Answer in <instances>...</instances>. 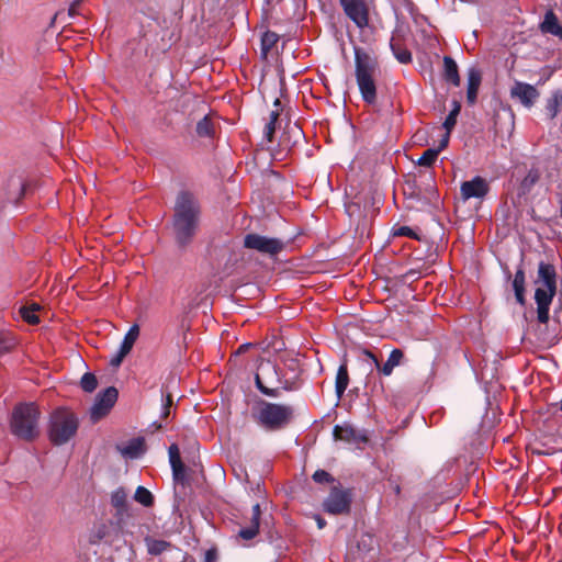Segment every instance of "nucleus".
<instances>
[{"label": "nucleus", "mask_w": 562, "mask_h": 562, "mask_svg": "<svg viewBox=\"0 0 562 562\" xmlns=\"http://www.w3.org/2000/svg\"><path fill=\"white\" fill-rule=\"evenodd\" d=\"M215 558H216V553H215V551H213V550H209V551L206 552V555H205V560H206V562H213V560H215Z\"/></svg>", "instance_id": "6e6d98bb"}, {"label": "nucleus", "mask_w": 562, "mask_h": 562, "mask_svg": "<svg viewBox=\"0 0 562 562\" xmlns=\"http://www.w3.org/2000/svg\"><path fill=\"white\" fill-rule=\"evenodd\" d=\"M295 128H296V131H297L299 133H301V132H302V131H301V128H300L299 126H295Z\"/></svg>", "instance_id": "338daca9"}, {"label": "nucleus", "mask_w": 562, "mask_h": 562, "mask_svg": "<svg viewBox=\"0 0 562 562\" xmlns=\"http://www.w3.org/2000/svg\"><path fill=\"white\" fill-rule=\"evenodd\" d=\"M461 111V103L458 100L452 101V109L449 112L448 116L446 117L442 126L448 133H451V131L454 128L457 124V117Z\"/></svg>", "instance_id": "f704fd0d"}, {"label": "nucleus", "mask_w": 562, "mask_h": 562, "mask_svg": "<svg viewBox=\"0 0 562 562\" xmlns=\"http://www.w3.org/2000/svg\"><path fill=\"white\" fill-rule=\"evenodd\" d=\"M79 428L78 416L67 407L55 408L48 417L47 437L54 446L69 442Z\"/></svg>", "instance_id": "39448f33"}, {"label": "nucleus", "mask_w": 562, "mask_h": 562, "mask_svg": "<svg viewBox=\"0 0 562 562\" xmlns=\"http://www.w3.org/2000/svg\"><path fill=\"white\" fill-rule=\"evenodd\" d=\"M171 470H172V477L176 483H180V484L184 485L188 482L187 475H186V465L183 464V462L172 464Z\"/></svg>", "instance_id": "a19ab883"}, {"label": "nucleus", "mask_w": 562, "mask_h": 562, "mask_svg": "<svg viewBox=\"0 0 562 562\" xmlns=\"http://www.w3.org/2000/svg\"><path fill=\"white\" fill-rule=\"evenodd\" d=\"M379 63L375 57L362 48H355V77L362 100L367 104H375L378 88L375 78L379 74Z\"/></svg>", "instance_id": "7ed1b4c3"}, {"label": "nucleus", "mask_w": 562, "mask_h": 562, "mask_svg": "<svg viewBox=\"0 0 562 562\" xmlns=\"http://www.w3.org/2000/svg\"><path fill=\"white\" fill-rule=\"evenodd\" d=\"M390 351L395 352V351H401V350L397 348H392Z\"/></svg>", "instance_id": "e2e57ef3"}, {"label": "nucleus", "mask_w": 562, "mask_h": 562, "mask_svg": "<svg viewBox=\"0 0 562 562\" xmlns=\"http://www.w3.org/2000/svg\"><path fill=\"white\" fill-rule=\"evenodd\" d=\"M279 35L272 31H266L261 36V52L266 56L278 43Z\"/></svg>", "instance_id": "e433bc0d"}, {"label": "nucleus", "mask_w": 562, "mask_h": 562, "mask_svg": "<svg viewBox=\"0 0 562 562\" xmlns=\"http://www.w3.org/2000/svg\"><path fill=\"white\" fill-rule=\"evenodd\" d=\"M160 562H192L189 561L187 552L180 548L171 544L169 550L165 553Z\"/></svg>", "instance_id": "2f4dec72"}, {"label": "nucleus", "mask_w": 562, "mask_h": 562, "mask_svg": "<svg viewBox=\"0 0 562 562\" xmlns=\"http://www.w3.org/2000/svg\"><path fill=\"white\" fill-rule=\"evenodd\" d=\"M336 440L352 442L358 440L356 430L349 425H336L333 430Z\"/></svg>", "instance_id": "c85d7f7f"}, {"label": "nucleus", "mask_w": 562, "mask_h": 562, "mask_svg": "<svg viewBox=\"0 0 562 562\" xmlns=\"http://www.w3.org/2000/svg\"><path fill=\"white\" fill-rule=\"evenodd\" d=\"M312 479L318 484H329L336 481L329 472L321 469L314 472Z\"/></svg>", "instance_id": "37998d69"}, {"label": "nucleus", "mask_w": 562, "mask_h": 562, "mask_svg": "<svg viewBox=\"0 0 562 562\" xmlns=\"http://www.w3.org/2000/svg\"><path fill=\"white\" fill-rule=\"evenodd\" d=\"M390 47L394 55V57L401 64H409L412 63V53L407 49V47L403 44V41L398 33H394L390 41Z\"/></svg>", "instance_id": "6ab92c4d"}, {"label": "nucleus", "mask_w": 562, "mask_h": 562, "mask_svg": "<svg viewBox=\"0 0 562 562\" xmlns=\"http://www.w3.org/2000/svg\"><path fill=\"white\" fill-rule=\"evenodd\" d=\"M449 139H450V133H448V131H446V134L443 135V137L440 139L439 142V145L437 148H435V150H439V153L441 150H443L448 144H449Z\"/></svg>", "instance_id": "603ef678"}, {"label": "nucleus", "mask_w": 562, "mask_h": 562, "mask_svg": "<svg viewBox=\"0 0 562 562\" xmlns=\"http://www.w3.org/2000/svg\"><path fill=\"white\" fill-rule=\"evenodd\" d=\"M375 364V368L383 374L390 375L394 367L398 366L404 353H390L389 359L383 363V353H366Z\"/></svg>", "instance_id": "f3484780"}, {"label": "nucleus", "mask_w": 562, "mask_h": 562, "mask_svg": "<svg viewBox=\"0 0 562 562\" xmlns=\"http://www.w3.org/2000/svg\"><path fill=\"white\" fill-rule=\"evenodd\" d=\"M190 323L186 316H181L177 322L169 324L162 335L167 348L172 350H184L190 347L189 331Z\"/></svg>", "instance_id": "1a4fd4ad"}, {"label": "nucleus", "mask_w": 562, "mask_h": 562, "mask_svg": "<svg viewBox=\"0 0 562 562\" xmlns=\"http://www.w3.org/2000/svg\"><path fill=\"white\" fill-rule=\"evenodd\" d=\"M16 346L18 339L12 333L0 330V351H12Z\"/></svg>", "instance_id": "c9c22d12"}, {"label": "nucleus", "mask_w": 562, "mask_h": 562, "mask_svg": "<svg viewBox=\"0 0 562 562\" xmlns=\"http://www.w3.org/2000/svg\"><path fill=\"white\" fill-rule=\"evenodd\" d=\"M467 103L474 105L477 100L479 89L482 82V72L475 67L468 69Z\"/></svg>", "instance_id": "a211bd4d"}, {"label": "nucleus", "mask_w": 562, "mask_h": 562, "mask_svg": "<svg viewBox=\"0 0 562 562\" xmlns=\"http://www.w3.org/2000/svg\"><path fill=\"white\" fill-rule=\"evenodd\" d=\"M292 416L293 408L290 405L262 402L257 420L268 430H278L288 425Z\"/></svg>", "instance_id": "423d86ee"}, {"label": "nucleus", "mask_w": 562, "mask_h": 562, "mask_svg": "<svg viewBox=\"0 0 562 562\" xmlns=\"http://www.w3.org/2000/svg\"><path fill=\"white\" fill-rule=\"evenodd\" d=\"M316 522H317V527H318L319 529L324 528V527H325V525H326L325 519H324V518H322V517H319V516H317V517H316Z\"/></svg>", "instance_id": "bf43d9fd"}, {"label": "nucleus", "mask_w": 562, "mask_h": 562, "mask_svg": "<svg viewBox=\"0 0 562 562\" xmlns=\"http://www.w3.org/2000/svg\"><path fill=\"white\" fill-rule=\"evenodd\" d=\"M540 30L544 34H551L559 38H562V26L555 13L552 10L547 11L544 19L540 24Z\"/></svg>", "instance_id": "5701e85b"}, {"label": "nucleus", "mask_w": 562, "mask_h": 562, "mask_svg": "<svg viewBox=\"0 0 562 562\" xmlns=\"http://www.w3.org/2000/svg\"><path fill=\"white\" fill-rule=\"evenodd\" d=\"M276 133V124L267 123L263 128V135L266 139L271 143Z\"/></svg>", "instance_id": "de8ad7c7"}, {"label": "nucleus", "mask_w": 562, "mask_h": 562, "mask_svg": "<svg viewBox=\"0 0 562 562\" xmlns=\"http://www.w3.org/2000/svg\"><path fill=\"white\" fill-rule=\"evenodd\" d=\"M251 515L261 516V508L258 503L252 506Z\"/></svg>", "instance_id": "4d7b16f0"}, {"label": "nucleus", "mask_w": 562, "mask_h": 562, "mask_svg": "<svg viewBox=\"0 0 562 562\" xmlns=\"http://www.w3.org/2000/svg\"><path fill=\"white\" fill-rule=\"evenodd\" d=\"M541 172L538 168H531L526 177L521 180L519 191L521 194H527L531 191L535 184L540 180Z\"/></svg>", "instance_id": "cd10ccee"}, {"label": "nucleus", "mask_w": 562, "mask_h": 562, "mask_svg": "<svg viewBox=\"0 0 562 562\" xmlns=\"http://www.w3.org/2000/svg\"><path fill=\"white\" fill-rule=\"evenodd\" d=\"M170 414V408L169 407H166L164 406V409H162V417L164 418H167Z\"/></svg>", "instance_id": "052dcab7"}, {"label": "nucleus", "mask_w": 562, "mask_h": 562, "mask_svg": "<svg viewBox=\"0 0 562 562\" xmlns=\"http://www.w3.org/2000/svg\"><path fill=\"white\" fill-rule=\"evenodd\" d=\"M557 269L552 263L539 262L533 283L536 285L537 319L541 324H547L549 321L550 305L557 294Z\"/></svg>", "instance_id": "f03ea898"}, {"label": "nucleus", "mask_w": 562, "mask_h": 562, "mask_svg": "<svg viewBox=\"0 0 562 562\" xmlns=\"http://www.w3.org/2000/svg\"><path fill=\"white\" fill-rule=\"evenodd\" d=\"M490 191L486 179L476 176L469 181H463L460 187V194L464 201L470 199H483Z\"/></svg>", "instance_id": "4468645a"}, {"label": "nucleus", "mask_w": 562, "mask_h": 562, "mask_svg": "<svg viewBox=\"0 0 562 562\" xmlns=\"http://www.w3.org/2000/svg\"><path fill=\"white\" fill-rule=\"evenodd\" d=\"M111 504L116 509V518L123 520L125 516H128L127 494L123 487H119L112 493Z\"/></svg>", "instance_id": "aec40b11"}, {"label": "nucleus", "mask_w": 562, "mask_h": 562, "mask_svg": "<svg viewBox=\"0 0 562 562\" xmlns=\"http://www.w3.org/2000/svg\"><path fill=\"white\" fill-rule=\"evenodd\" d=\"M395 493H396L397 495L401 493V487H400V485H396V486H395Z\"/></svg>", "instance_id": "680f3d73"}, {"label": "nucleus", "mask_w": 562, "mask_h": 562, "mask_svg": "<svg viewBox=\"0 0 562 562\" xmlns=\"http://www.w3.org/2000/svg\"><path fill=\"white\" fill-rule=\"evenodd\" d=\"M349 384V374H348V360L346 353L342 357L341 363L338 367L336 381H335V392L338 398H340L345 391L347 390Z\"/></svg>", "instance_id": "4be33fe9"}, {"label": "nucleus", "mask_w": 562, "mask_h": 562, "mask_svg": "<svg viewBox=\"0 0 562 562\" xmlns=\"http://www.w3.org/2000/svg\"><path fill=\"white\" fill-rule=\"evenodd\" d=\"M201 204L189 190L178 192L171 218V232L177 247L187 249L194 240L201 222Z\"/></svg>", "instance_id": "f257e3e1"}, {"label": "nucleus", "mask_w": 562, "mask_h": 562, "mask_svg": "<svg viewBox=\"0 0 562 562\" xmlns=\"http://www.w3.org/2000/svg\"><path fill=\"white\" fill-rule=\"evenodd\" d=\"M406 543H407V533L405 531H402L401 532V541H396L392 546L395 551H402L405 549Z\"/></svg>", "instance_id": "09e8293b"}, {"label": "nucleus", "mask_w": 562, "mask_h": 562, "mask_svg": "<svg viewBox=\"0 0 562 562\" xmlns=\"http://www.w3.org/2000/svg\"><path fill=\"white\" fill-rule=\"evenodd\" d=\"M145 451V440L143 437H137L127 442L125 447L121 449V453L130 459H136Z\"/></svg>", "instance_id": "393cba45"}, {"label": "nucleus", "mask_w": 562, "mask_h": 562, "mask_svg": "<svg viewBox=\"0 0 562 562\" xmlns=\"http://www.w3.org/2000/svg\"><path fill=\"white\" fill-rule=\"evenodd\" d=\"M510 97L530 109L539 98V91L529 83L516 81L510 89Z\"/></svg>", "instance_id": "dca6fc26"}, {"label": "nucleus", "mask_w": 562, "mask_h": 562, "mask_svg": "<svg viewBox=\"0 0 562 562\" xmlns=\"http://www.w3.org/2000/svg\"><path fill=\"white\" fill-rule=\"evenodd\" d=\"M443 79L454 87L460 86L459 69L456 60L450 56L443 57Z\"/></svg>", "instance_id": "b1692460"}, {"label": "nucleus", "mask_w": 562, "mask_h": 562, "mask_svg": "<svg viewBox=\"0 0 562 562\" xmlns=\"http://www.w3.org/2000/svg\"><path fill=\"white\" fill-rule=\"evenodd\" d=\"M279 104H280L279 99H276V101H274V105H279Z\"/></svg>", "instance_id": "69168bd1"}, {"label": "nucleus", "mask_w": 562, "mask_h": 562, "mask_svg": "<svg viewBox=\"0 0 562 562\" xmlns=\"http://www.w3.org/2000/svg\"><path fill=\"white\" fill-rule=\"evenodd\" d=\"M352 490L344 488L340 483L334 485L322 506L329 515H348L351 510Z\"/></svg>", "instance_id": "6e6552de"}, {"label": "nucleus", "mask_w": 562, "mask_h": 562, "mask_svg": "<svg viewBox=\"0 0 562 562\" xmlns=\"http://www.w3.org/2000/svg\"><path fill=\"white\" fill-rule=\"evenodd\" d=\"M9 189L16 191V194L11 196V200L18 203L25 194L27 184L21 177H11L8 182Z\"/></svg>", "instance_id": "c756f323"}, {"label": "nucleus", "mask_w": 562, "mask_h": 562, "mask_svg": "<svg viewBox=\"0 0 562 562\" xmlns=\"http://www.w3.org/2000/svg\"><path fill=\"white\" fill-rule=\"evenodd\" d=\"M339 3L346 16L351 20L357 27L362 30L369 25V5L366 0H339Z\"/></svg>", "instance_id": "9b49d317"}, {"label": "nucleus", "mask_w": 562, "mask_h": 562, "mask_svg": "<svg viewBox=\"0 0 562 562\" xmlns=\"http://www.w3.org/2000/svg\"><path fill=\"white\" fill-rule=\"evenodd\" d=\"M467 359H468V361H469L470 363H473V362H474V359H472V358H468V357H467Z\"/></svg>", "instance_id": "0e129e2a"}, {"label": "nucleus", "mask_w": 562, "mask_h": 562, "mask_svg": "<svg viewBox=\"0 0 562 562\" xmlns=\"http://www.w3.org/2000/svg\"><path fill=\"white\" fill-rule=\"evenodd\" d=\"M139 335V327L138 325H133L126 335L124 336V339L119 348V351H131L137 337Z\"/></svg>", "instance_id": "72a5a7b5"}, {"label": "nucleus", "mask_w": 562, "mask_h": 562, "mask_svg": "<svg viewBox=\"0 0 562 562\" xmlns=\"http://www.w3.org/2000/svg\"><path fill=\"white\" fill-rule=\"evenodd\" d=\"M117 396L119 392L114 386H109L103 392L99 393L90 408V419L97 423L105 417L117 401Z\"/></svg>", "instance_id": "f8f14e48"}, {"label": "nucleus", "mask_w": 562, "mask_h": 562, "mask_svg": "<svg viewBox=\"0 0 562 562\" xmlns=\"http://www.w3.org/2000/svg\"><path fill=\"white\" fill-rule=\"evenodd\" d=\"M244 247L269 257H274L285 248V241L280 238L250 233L244 237Z\"/></svg>", "instance_id": "9d476101"}, {"label": "nucleus", "mask_w": 562, "mask_h": 562, "mask_svg": "<svg viewBox=\"0 0 562 562\" xmlns=\"http://www.w3.org/2000/svg\"><path fill=\"white\" fill-rule=\"evenodd\" d=\"M168 452H169L170 465L182 462L181 457H180L179 448H178V446L176 443H172L169 447V451Z\"/></svg>", "instance_id": "49530a36"}, {"label": "nucleus", "mask_w": 562, "mask_h": 562, "mask_svg": "<svg viewBox=\"0 0 562 562\" xmlns=\"http://www.w3.org/2000/svg\"><path fill=\"white\" fill-rule=\"evenodd\" d=\"M134 499L145 507H150L154 505V495L144 486H138L136 488Z\"/></svg>", "instance_id": "4c0bfd02"}, {"label": "nucleus", "mask_w": 562, "mask_h": 562, "mask_svg": "<svg viewBox=\"0 0 562 562\" xmlns=\"http://www.w3.org/2000/svg\"><path fill=\"white\" fill-rule=\"evenodd\" d=\"M127 353H116L110 361V366L114 369L119 368Z\"/></svg>", "instance_id": "3c124183"}, {"label": "nucleus", "mask_w": 562, "mask_h": 562, "mask_svg": "<svg viewBox=\"0 0 562 562\" xmlns=\"http://www.w3.org/2000/svg\"><path fill=\"white\" fill-rule=\"evenodd\" d=\"M173 404V398L170 393L167 394L164 406L169 407Z\"/></svg>", "instance_id": "13d9d810"}, {"label": "nucleus", "mask_w": 562, "mask_h": 562, "mask_svg": "<svg viewBox=\"0 0 562 562\" xmlns=\"http://www.w3.org/2000/svg\"><path fill=\"white\" fill-rule=\"evenodd\" d=\"M195 132L199 137H213L215 130L209 115H205L196 123Z\"/></svg>", "instance_id": "473e14b6"}, {"label": "nucleus", "mask_w": 562, "mask_h": 562, "mask_svg": "<svg viewBox=\"0 0 562 562\" xmlns=\"http://www.w3.org/2000/svg\"><path fill=\"white\" fill-rule=\"evenodd\" d=\"M375 549V537L371 533H363L357 541L356 550L351 549L347 553V559L351 562H363L367 558L373 559Z\"/></svg>", "instance_id": "ddd939ff"}, {"label": "nucleus", "mask_w": 562, "mask_h": 562, "mask_svg": "<svg viewBox=\"0 0 562 562\" xmlns=\"http://www.w3.org/2000/svg\"><path fill=\"white\" fill-rule=\"evenodd\" d=\"M255 381H256V386L257 389L265 395L267 396H271V397H277L279 395V390L278 389H271V387H267L263 383H262V380L260 378V374L257 373L256 376H255Z\"/></svg>", "instance_id": "c03bdc74"}, {"label": "nucleus", "mask_w": 562, "mask_h": 562, "mask_svg": "<svg viewBox=\"0 0 562 562\" xmlns=\"http://www.w3.org/2000/svg\"><path fill=\"white\" fill-rule=\"evenodd\" d=\"M512 286L515 293L516 302L525 306L526 304V274L524 268L520 266L513 278Z\"/></svg>", "instance_id": "412c9836"}, {"label": "nucleus", "mask_w": 562, "mask_h": 562, "mask_svg": "<svg viewBox=\"0 0 562 562\" xmlns=\"http://www.w3.org/2000/svg\"><path fill=\"white\" fill-rule=\"evenodd\" d=\"M40 419L41 411L35 403H20L12 409L10 431L20 440L33 442L41 435Z\"/></svg>", "instance_id": "20e7f679"}, {"label": "nucleus", "mask_w": 562, "mask_h": 562, "mask_svg": "<svg viewBox=\"0 0 562 562\" xmlns=\"http://www.w3.org/2000/svg\"><path fill=\"white\" fill-rule=\"evenodd\" d=\"M393 237H409L412 239L419 240V236L416 232H414L409 226H394L392 228Z\"/></svg>", "instance_id": "79ce46f5"}, {"label": "nucleus", "mask_w": 562, "mask_h": 562, "mask_svg": "<svg viewBox=\"0 0 562 562\" xmlns=\"http://www.w3.org/2000/svg\"><path fill=\"white\" fill-rule=\"evenodd\" d=\"M80 386L85 392L91 393L98 386L97 378L93 373L87 372L81 376Z\"/></svg>", "instance_id": "ea45409f"}, {"label": "nucleus", "mask_w": 562, "mask_h": 562, "mask_svg": "<svg viewBox=\"0 0 562 562\" xmlns=\"http://www.w3.org/2000/svg\"><path fill=\"white\" fill-rule=\"evenodd\" d=\"M237 341V337L235 333L224 331L222 334L221 347L224 349H231V351H247L249 348L257 346V344L252 342H241L237 347H235V342ZM260 351H286L289 346L285 344L283 337L272 334L270 337H267L260 344H258Z\"/></svg>", "instance_id": "0eeeda50"}, {"label": "nucleus", "mask_w": 562, "mask_h": 562, "mask_svg": "<svg viewBox=\"0 0 562 562\" xmlns=\"http://www.w3.org/2000/svg\"><path fill=\"white\" fill-rule=\"evenodd\" d=\"M123 520L116 518V521H108L98 525L92 532V542L104 541L112 543L123 529Z\"/></svg>", "instance_id": "2eb2a0df"}, {"label": "nucleus", "mask_w": 562, "mask_h": 562, "mask_svg": "<svg viewBox=\"0 0 562 562\" xmlns=\"http://www.w3.org/2000/svg\"><path fill=\"white\" fill-rule=\"evenodd\" d=\"M83 0H74L68 9L69 16H75L79 13V8Z\"/></svg>", "instance_id": "8fccbe9b"}, {"label": "nucleus", "mask_w": 562, "mask_h": 562, "mask_svg": "<svg viewBox=\"0 0 562 562\" xmlns=\"http://www.w3.org/2000/svg\"><path fill=\"white\" fill-rule=\"evenodd\" d=\"M20 314L22 316V318L27 323V324H31V325H36L40 323V317L37 315V313L35 312H31V310H29L27 307L25 306H22L20 308Z\"/></svg>", "instance_id": "a18cd8bd"}, {"label": "nucleus", "mask_w": 562, "mask_h": 562, "mask_svg": "<svg viewBox=\"0 0 562 562\" xmlns=\"http://www.w3.org/2000/svg\"><path fill=\"white\" fill-rule=\"evenodd\" d=\"M438 155L439 150H435V148H428L418 158L417 164L423 167H430L436 161Z\"/></svg>", "instance_id": "58836bf2"}, {"label": "nucleus", "mask_w": 562, "mask_h": 562, "mask_svg": "<svg viewBox=\"0 0 562 562\" xmlns=\"http://www.w3.org/2000/svg\"><path fill=\"white\" fill-rule=\"evenodd\" d=\"M144 541H145L148 554L154 555V557H158L161 554L165 555V553L169 550V548L172 544L169 541L154 539L149 536H147L144 539Z\"/></svg>", "instance_id": "a878e982"}, {"label": "nucleus", "mask_w": 562, "mask_h": 562, "mask_svg": "<svg viewBox=\"0 0 562 562\" xmlns=\"http://www.w3.org/2000/svg\"><path fill=\"white\" fill-rule=\"evenodd\" d=\"M25 307H27L29 310H31V312H40L41 311V305L37 304V303H31V304H27V305H24Z\"/></svg>", "instance_id": "864d4df0"}, {"label": "nucleus", "mask_w": 562, "mask_h": 562, "mask_svg": "<svg viewBox=\"0 0 562 562\" xmlns=\"http://www.w3.org/2000/svg\"><path fill=\"white\" fill-rule=\"evenodd\" d=\"M278 119H279V112H278V110L272 111V112L270 113V120H269V122H268V123L276 124V123H277V121H278Z\"/></svg>", "instance_id": "5fc2aeb1"}, {"label": "nucleus", "mask_w": 562, "mask_h": 562, "mask_svg": "<svg viewBox=\"0 0 562 562\" xmlns=\"http://www.w3.org/2000/svg\"><path fill=\"white\" fill-rule=\"evenodd\" d=\"M260 517L261 516L251 515L250 525L246 528H241L238 532V536L244 540L254 539L259 532Z\"/></svg>", "instance_id": "7c9ffc66"}, {"label": "nucleus", "mask_w": 562, "mask_h": 562, "mask_svg": "<svg viewBox=\"0 0 562 562\" xmlns=\"http://www.w3.org/2000/svg\"><path fill=\"white\" fill-rule=\"evenodd\" d=\"M562 105V91H554L546 103V114L550 120H553Z\"/></svg>", "instance_id": "bb28decb"}]
</instances>
